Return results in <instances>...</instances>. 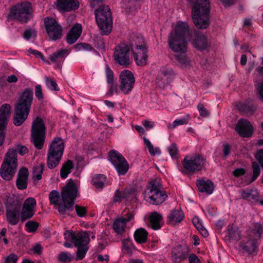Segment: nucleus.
I'll use <instances>...</instances> for the list:
<instances>
[{"instance_id":"obj_1","label":"nucleus","mask_w":263,"mask_h":263,"mask_svg":"<svg viewBox=\"0 0 263 263\" xmlns=\"http://www.w3.org/2000/svg\"><path fill=\"white\" fill-rule=\"evenodd\" d=\"M190 39L189 26L185 23L178 22L175 30L169 36L170 48L175 52V58L182 67L189 65L185 53L187 51V40Z\"/></svg>"},{"instance_id":"obj_2","label":"nucleus","mask_w":263,"mask_h":263,"mask_svg":"<svg viewBox=\"0 0 263 263\" xmlns=\"http://www.w3.org/2000/svg\"><path fill=\"white\" fill-rule=\"evenodd\" d=\"M78 196V189L71 180L63 190L61 196L56 190L52 191L49 195L50 203L57 206L60 214L65 216L72 210L74 200Z\"/></svg>"},{"instance_id":"obj_3","label":"nucleus","mask_w":263,"mask_h":263,"mask_svg":"<svg viewBox=\"0 0 263 263\" xmlns=\"http://www.w3.org/2000/svg\"><path fill=\"white\" fill-rule=\"evenodd\" d=\"M193 5L192 18L196 27L206 29L209 25L210 2L208 0H189Z\"/></svg>"},{"instance_id":"obj_4","label":"nucleus","mask_w":263,"mask_h":263,"mask_svg":"<svg viewBox=\"0 0 263 263\" xmlns=\"http://www.w3.org/2000/svg\"><path fill=\"white\" fill-rule=\"evenodd\" d=\"M64 235L66 240L71 241L78 248L77 258L79 259H83L88 249L87 245L90 241L88 232L87 231L74 232L72 231H66Z\"/></svg>"},{"instance_id":"obj_5","label":"nucleus","mask_w":263,"mask_h":263,"mask_svg":"<svg viewBox=\"0 0 263 263\" xmlns=\"http://www.w3.org/2000/svg\"><path fill=\"white\" fill-rule=\"evenodd\" d=\"M167 198L166 193L162 190V185L159 181H152L144 192V200L154 205H159Z\"/></svg>"},{"instance_id":"obj_6","label":"nucleus","mask_w":263,"mask_h":263,"mask_svg":"<svg viewBox=\"0 0 263 263\" xmlns=\"http://www.w3.org/2000/svg\"><path fill=\"white\" fill-rule=\"evenodd\" d=\"M64 149L63 140L59 137L54 138L47 153V166L49 169L56 167L61 160Z\"/></svg>"},{"instance_id":"obj_7","label":"nucleus","mask_w":263,"mask_h":263,"mask_svg":"<svg viewBox=\"0 0 263 263\" xmlns=\"http://www.w3.org/2000/svg\"><path fill=\"white\" fill-rule=\"evenodd\" d=\"M96 22L103 35H107L111 31L112 17L110 8L108 6H100L95 12Z\"/></svg>"},{"instance_id":"obj_8","label":"nucleus","mask_w":263,"mask_h":263,"mask_svg":"<svg viewBox=\"0 0 263 263\" xmlns=\"http://www.w3.org/2000/svg\"><path fill=\"white\" fill-rule=\"evenodd\" d=\"M17 162L16 151L9 149L5 155L1 168V175L4 179L6 180L12 179L17 167Z\"/></svg>"},{"instance_id":"obj_9","label":"nucleus","mask_w":263,"mask_h":263,"mask_svg":"<svg viewBox=\"0 0 263 263\" xmlns=\"http://www.w3.org/2000/svg\"><path fill=\"white\" fill-rule=\"evenodd\" d=\"M45 126L43 120L37 117L31 127V141L35 147L41 149L43 147L45 138Z\"/></svg>"},{"instance_id":"obj_10","label":"nucleus","mask_w":263,"mask_h":263,"mask_svg":"<svg viewBox=\"0 0 263 263\" xmlns=\"http://www.w3.org/2000/svg\"><path fill=\"white\" fill-rule=\"evenodd\" d=\"M206 159L199 154L185 156L182 162L184 172L195 173L201 171L204 166ZM184 173L183 171L182 172Z\"/></svg>"},{"instance_id":"obj_11","label":"nucleus","mask_w":263,"mask_h":263,"mask_svg":"<svg viewBox=\"0 0 263 263\" xmlns=\"http://www.w3.org/2000/svg\"><path fill=\"white\" fill-rule=\"evenodd\" d=\"M32 9L30 3L17 4L10 11V17L23 23H26L32 17Z\"/></svg>"},{"instance_id":"obj_12","label":"nucleus","mask_w":263,"mask_h":263,"mask_svg":"<svg viewBox=\"0 0 263 263\" xmlns=\"http://www.w3.org/2000/svg\"><path fill=\"white\" fill-rule=\"evenodd\" d=\"M21 202L18 199L8 201L6 204V217L7 221L11 225H16L21 219L20 210Z\"/></svg>"},{"instance_id":"obj_13","label":"nucleus","mask_w":263,"mask_h":263,"mask_svg":"<svg viewBox=\"0 0 263 263\" xmlns=\"http://www.w3.org/2000/svg\"><path fill=\"white\" fill-rule=\"evenodd\" d=\"M109 160L119 175H125L128 170V164L124 157L119 152L113 150L109 153Z\"/></svg>"},{"instance_id":"obj_14","label":"nucleus","mask_w":263,"mask_h":263,"mask_svg":"<svg viewBox=\"0 0 263 263\" xmlns=\"http://www.w3.org/2000/svg\"><path fill=\"white\" fill-rule=\"evenodd\" d=\"M46 32L50 40L55 41L61 38L63 28L59 23L52 17L44 19Z\"/></svg>"},{"instance_id":"obj_15","label":"nucleus","mask_w":263,"mask_h":263,"mask_svg":"<svg viewBox=\"0 0 263 263\" xmlns=\"http://www.w3.org/2000/svg\"><path fill=\"white\" fill-rule=\"evenodd\" d=\"M129 47L124 44L121 43L115 49L114 59L116 63L120 65L127 66L131 63L129 58Z\"/></svg>"},{"instance_id":"obj_16","label":"nucleus","mask_w":263,"mask_h":263,"mask_svg":"<svg viewBox=\"0 0 263 263\" xmlns=\"http://www.w3.org/2000/svg\"><path fill=\"white\" fill-rule=\"evenodd\" d=\"M134 214L131 211H124L122 215L116 219L112 224V229L116 235L122 236L125 232V228L127 222L134 218Z\"/></svg>"},{"instance_id":"obj_17","label":"nucleus","mask_w":263,"mask_h":263,"mask_svg":"<svg viewBox=\"0 0 263 263\" xmlns=\"http://www.w3.org/2000/svg\"><path fill=\"white\" fill-rule=\"evenodd\" d=\"M119 81V87L122 92L124 95L130 93L135 82L133 73L128 70L122 71L120 74Z\"/></svg>"},{"instance_id":"obj_18","label":"nucleus","mask_w":263,"mask_h":263,"mask_svg":"<svg viewBox=\"0 0 263 263\" xmlns=\"http://www.w3.org/2000/svg\"><path fill=\"white\" fill-rule=\"evenodd\" d=\"M11 111V107L8 104H3L0 108V146L5 140V130L7 127Z\"/></svg>"},{"instance_id":"obj_19","label":"nucleus","mask_w":263,"mask_h":263,"mask_svg":"<svg viewBox=\"0 0 263 263\" xmlns=\"http://www.w3.org/2000/svg\"><path fill=\"white\" fill-rule=\"evenodd\" d=\"M36 202L34 198L29 197L25 200L22 210L20 211L21 220L22 222L33 217L36 211Z\"/></svg>"},{"instance_id":"obj_20","label":"nucleus","mask_w":263,"mask_h":263,"mask_svg":"<svg viewBox=\"0 0 263 263\" xmlns=\"http://www.w3.org/2000/svg\"><path fill=\"white\" fill-rule=\"evenodd\" d=\"M235 130L241 137L248 138L252 136L253 127L249 121L245 119H241L237 123Z\"/></svg>"},{"instance_id":"obj_21","label":"nucleus","mask_w":263,"mask_h":263,"mask_svg":"<svg viewBox=\"0 0 263 263\" xmlns=\"http://www.w3.org/2000/svg\"><path fill=\"white\" fill-rule=\"evenodd\" d=\"M259 238H256L255 232L253 231L249 234V238L247 240H243L241 244V248L243 252H246L249 254L254 253L258 245V239Z\"/></svg>"},{"instance_id":"obj_22","label":"nucleus","mask_w":263,"mask_h":263,"mask_svg":"<svg viewBox=\"0 0 263 263\" xmlns=\"http://www.w3.org/2000/svg\"><path fill=\"white\" fill-rule=\"evenodd\" d=\"M33 91L30 89H25L21 95L17 103L15 104L16 106H20L22 108L30 111L31 105L33 100Z\"/></svg>"},{"instance_id":"obj_23","label":"nucleus","mask_w":263,"mask_h":263,"mask_svg":"<svg viewBox=\"0 0 263 263\" xmlns=\"http://www.w3.org/2000/svg\"><path fill=\"white\" fill-rule=\"evenodd\" d=\"M189 252V248L185 245H179L174 248L172 252L173 260L175 263H180L185 259Z\"/></svg>"},{"instance_id":"obj_24","label":"nucleus","mask_w":263,"mask_h":263,"mask_svg":"<svg viewBox=\"0 0 263 263\" xmlns=\"http://www.w3.org/2000/svg\"><path fill=\"white\" fill-rule=\"evenodd\" d=\"M131 50L137 65L143 66L146 64L148 57L146 54L147 49L146 47L134 48L133 50Z\"/></svg>"},{"instance_id":"obj_25","label":"nucleus","mask_w":263,"mask_h":263,"mask_svg":"<svg viewBox=\"0 0 263 263\" xmlns=\"http://www.w3.org/2000/svg\"><path fill=\"white\" fill-rule=\"evenodd\" d=\"M79 2L77 0H57V7L59 10L70 11L77 9Z\"/></svg>"},{"instance_id":"obj_26","label":"nucleus","mask_w":263,"mask_h":263,"mask_svg":"<svg viewBox=\"0 0 263 263\" xmlns=\"http://www.w3.org/2000/svg\"><path fill=\"white\" fill-rule=\"evenodd\" d=\"M29 110H27L20 106H15L14 115L13 117V123L15 126L21 125L27 119Z\"/></svg>"},{"instance_id":"obj_27","label":"nucleus","mask_w":263,"mask_h":263,"mask_svg":"<svg viewBox=\"0 0 263 263\" xmlns=\"http://www.w3.org/2000/svg\"><path fill=\"white\" fill-rule=\"evenodd\" d=\"M194 34L195 39L192 42L193 46L200 51L207 49L209 44L205 36L198 31H196Z\"/></svg>"},{"instance_id":"obj_28","label":"nucleus","mask_w":263,"mask_h":263,"mask_svg":"<svg viewBox=\"0 0 263 263\" xmlns=\"http://www.w3.org/2000/svg\"><path fill=\"white\" fill-rule=\"evenodd\" d=\"M82 31V25L80 24H75L67 34V42L69 44H72L75 43L80 36Z\"/></svg>"},{"instance_id":"obj_29","label":"nucleus","mask_w":263,"mask_h":263,"mask_svg":"<svg viewBox=\"0 0 263 263\" xmlns=\"http://www.w3.org/2000/svg\"><path fill=\"white\" fill-rule=\"evenodd\" d=\"M28 174V171L25 167H23L19 171L16 183L18 189L24 190L27 188Z\"/></svg>"},{"instance_id":"obj_30","label":"nucleus","mask_w":263,"mask_h":263,"mask_svg":"<svg viewBox=\"0 0 263 263\" xmlns=\"http://www.w3.org/2000/svg\"><path fill=\"white\" fill-rule=\"evenodd\" d=\"M162 216L158 212H152L149 216V226L154 230H158L161 227Z\"/></svg>"},{"instance_id":"obj_31","label":"nucleus","mask_w":263,"mask_h":263,"mask_svg":"<svg viewBox=\"0 0 263 263\" xmlns=\"http://www.w3.org/2000/svg\"><path fill=\"white\" fill-rule=\"evenodd\" d=\"M197 185L200 192L206 193L209 195L212 194L214 190L213 183L210 180H198L197 181Z\"/></svg>"},{"instance_id":"obj_32","label":"nucleus","mask_w":263,"mask_h":263,"mask_svg":"<svg viewBox=\"0 0 263 263\" xmlns=\"http://www.w3.org/2000/svg\"><path fill=\"white\" fill-rule=\"evenodd\" d=\"M184 218V214L180 210H172L167 217V222L168 223L175 224L177 222H181Z\"/></svg>"},{"instance_id":"obj_33","label":"nucleus","mask_w":263,"mask_h":263,"mask_svg":"<svg viewBox=\"0 0 263 263\" xmlns=\"http://www.w3.org/2000/svg\"><path fill=\"white\" fill-rule=\"evenodd\" d=\"M237 108L241 112L252 114L256 110L252 102L247 101L245 102H238L236 104Z\"/></svg>"},{"instance_id":"obj_34","label":"nucleus","mask_w":263,"mask_h":263,"mask_svg":"<svg viewBox=\"0 0 263 263\" xmlns=\"http://www.w3.org/2000/svg\"><path fill=\"white\" fill-rule=\"evenodd\" d=\"M147 235V232L143 228L138 229L134 233L135 239L139 243H143L146 242Z\"/></svg>"},{"instance_id":"obj_35","label":"nucleus","mask_w":263,"mask_h":263,"mask_svg":"<svg viewBox=\"0 0 263 263\" xmlns=\"http://www.w3.org/2000/svg\"><path fill=\"white\" fill-rule=\"evenodd\" d=\"M129 47L131 50H133L134 48L146 47L144 40L141 36H134L133 37Z\"/></svg>"},{"instance_id":"obj_36","label":"nucleus","mask_w":263,"mask_h":263,"mask_svg":"<svg viewBox=\"0 0 263 263\" xmlns=\"http://www.w3.org/2000/svg\"><path fill=\"white\" fill-rule=\"evenodd\" d=\"M74 167L72 161L70 160H68L66 162L63 164L60 170V176L63 179H65L67 177L68 175L70 173L71 170Z\"/></svg>"},{"instance_id":"obj_37","label":"nucleus","mask_w":263,"mask_h":263,"mask_svg":"<svg viewBox=\"0 0 263 263\" xmlns=\"http://www.w3.org/2000/svg\"><path fill=\"white\" fill-rule=\"evenodd\" d=\"M106 182V177L102 174L95 175L91 181L93 185L97 189H102L105 186Z\"/></svg>"},{"instance_id":"obj_38","label":"nucleus","mask_w":263,"mask_h":263,"mask_svg":"<svg viewBox=\"0 0 263 263\" xmlns=\"http://www.w3.org/2000/svg\"><path fill=\"white\" fill-rule=\"evenodd\" d=\"M68 55L66 49L57 50L50 55V59L53 63L60 62Z\"/></svg>"},{"instance_id":"obj_39","label":"nucleus","mask_w":263,"mask_h":263,"mask_svg":"<svg viewBox=\"0 0 263 263\" xmlns=\"http://www.w3.org/2000/svg\"><path fill=\"white\" fill-rule=\"evenodd\" d=\"M171 80L172 79L160 76V74H158L156 78V84L160 88L164 89L170 84Z\"/></svg>"},{"instance_id":"obj_40","label":"nucleus","mask_w":263,"mask_h":263,"mask_svg":"<svg viewBox=\"0 0 263 263\" xmlns=\"http://www.w3.org/2000/svg\"><path fill=\"white\" fill-rule=\"evenodd\" d=\"M229 237L231 239L238 240L240 238V233L238 229L233 226H229L228 229Z\"/></svg>"},{"instance_id":"obj_41","label":"nucleus","mask_w":263,"mask_h":263,"mask_svg":"<svg viewBox=\"0 0 263 263\" xmlns=\"http://www.w3.org/2000/svg\"><path fill=\"white\" fill-rule=\"evenodd\" d=\"M158 74H160V76L167 77L172 80L173 79L175 74L173 69L167 66L162 67L160 69Z\"/></svg>"},{"instance_id":"obj_42","label":"nucleus","mask_w":263,"mask_h":263,"mask_svg":"<svg viewBox=\"0 0 263 263\" xmlns=\"http://www.w3.org/2000/svg\"><path fill=\"white\" fill-rule=\"evenodd\" d=\"M122 245L123 251L126 253L130 254L133 249V245L132 239L129 238L123 239Z\"/></svg>"},{"instance_id":"obj_43","label":"nucleus","mask_w":263,"mask_h":263,"mask_svg":"<svg viewBox=\"0 0 263 263\" xmlns=\"http://www.w3.org/2000/svg\"><path fill=\"white\" fill-rule=\"evenodd\" d=\"M143 140L144 145L148 148L149 153L151 155L155 156L156 154H160L161 152L159 148H154L151 142L146 137L143 138Z\"/></svg>"},{"instance_id":"obj_44","label":"nucleus","mask_w":263,"mask_h":263,"mask_svg":"<svg viewBox=\"0 0 263 263\" xmlns=\"http://www.w3.org/2000/svg\"><path fill=\"white\" fill-rule=\"evenodd\" d=\"M253 175L250 182L254 181L260 174V165L256 162H253L252 164Z\"/></svg>"},{"instance_id":"obj_45","label":"nucleus","mask_w":263,"mask_h":263,"mask_svg":"<svg viewBox=\"0 0 263 263\" xmlns=\"http://www.w3.org/2000/svg\"><path fill=\"white\" fill-rule=\"evenodd\" d=\"M44 164L41 163L39 165L35 166L33 168V178L36 180H39L42 178V174L44 171Z\"/></svg>"},{"instance_id":"obj_46","label":"nucleus","mask_w":263,"mask_h":263,"mask_svg":"<svg viewBox=\"0 0 263 263\" xmlns=\"http://www.w3.org/2000/svg\"><path fill=\"white\" fill-rule=\"evenodd\" d=\"M45 84L47 87L51 90L58 91L59 90V88L53 79L49 77H45Z\"/></svg>"},{"instance_id":"obj_47","label":"nucleus","mask_w":263,"mask_h":263,"mask_svg":"<svg viewBox=\"0 0 263 263\" xmlns=\"http://www.w3.org/2000/svg\"><path fill=\"white\" fill-rule=\"evenodd\" d=\"M73 256L67 252H61L59 254V260L64 262H69L72 259Z\"/></svg>"},{"instance_id":"obj_48","label":"nucleus","mask_w":263,"mask_h":263,"mask_svg":"<svg viewBox=\"0 0 263 263\" xmlns=\"http://www.w3.org/2000/svg\"><path fill=\"white\" fill-rule=\"evenodd\" d=\"M38 226L39 224L36 222L31 220L28 221L25 224V227L28 232H34L37 229Z\"/></svg>"},{"instance_id":"obj_49","label":"nucleus","mask_w":263,"mask_h":263,"mask_svg":"<svg viewBox=\"0 0 263 263\" xmlns=\"http://www.w3.org/2000/svg\"><path fill=\"white\" fill-rule=\"evenodd\" d=\"M126 197V191L124 190H117L115 192L114 201V202H120L123 198Z\"/></svg>"},{"instance_id":"obj_50","label":"nucleus","mask_w":263,"mask_h":263,"mask_svg":"<svg viewBox=\"0 0 263 263\" xmlns=\"http://www.w3.org/2000/svg\"><path fill=\"white\" fill-rule=\"evenodd\" d=\"M105 73L107 78V82L108 84H111L114 82V74L112 70L108 65H106Z\"/></svg>"},{"instance_id":"obj_51","label":"nucleus","mask_w":263,"mask_h":263,"mask_svg":"<svg viewBox=\"0 0 263 263\" xmlns=\"http://www.w3.org/2000/svg\"><path fill=\"white\" fill-rule=\"evenodd\" d=\"M167 150L170 155L173 158L177 157L178 149L175 143H172L170 146H168Z\"/></svg>"},{"instance_id":"obj_52","label":"nucleus","mask_w":263,"mask_h":263,"mask_svg":"<svg viewBox=\"0 0 263 263\" xmlns=\"http://www.w3.org/2000/svg\"><path fill=\"white\" fill-rule=\"evenodd\" d=\"M75 210L78 216L80 217H84L86 214V209L85 206H82L76 204Z\"/></svg>"},{"instance_id":"obj_53","label":"nucleus","mask_w":263,"mask_h":263,"mask_svg":"<svg viewBox=\"0 0 263 263\" xmlns=\"http://www.w3.org/2000/svg\"><path fill=\"white\" fill-rule=\"evenodd\" d=\"M188 122L187 120L185 118H182L175 120L172 124V128H174L178 125L186 124Z\"/></svg>"},{"instance_id":"obj_54","label":"nucleus","mask_w":263,"mask_h":263,"mask_svg":"<svg viewBox=\"0 0 263 263\" xmlns=\"http://www.w3.org/2000/svg\"><path fill=\"white\" fill-rule=\"evenodd\" d=\"M197 108L201 116L206 117L209 115V112L208 110L204 107L202 104H199L197 106Z\"/></svg>"},{"instance_id":"obj_55","label":"nucleus","mask_w":263,"mask_h":263,"mask_svg":"<svg viewBox=\"0 0 263 263\" xmlns=\"http://www.w3.org/2000/svg\"><path fill=\"white\" fill-rule=\"evenodd\" d=\"M255 157L263 168V149H260L257 151L255 155Z\"/></svg>"},{"instance_id":"obj_56","label":"nucleus","mask_w":263,"mask_h":263,"mask_svg":"<svg viewBox=\"0 0 263 263\" xmlns=\"http://www.w3.org/2000/svg\"><path fill=\"white\" fill-rule=\"evenodd\" d=\"M35 96L39 100H42L44 98L41 86L37 85L35 87Z\"/></svg>"},{"instance_id":"obj_57","label":"nucleus","mask_w":263,"mask_h":263,"mask_svg":"<svg viewBox=\"0 0 263 263\" xmlns=\"http://www.w3.org/2000/svg\"><path fill=\"white\" fill-rule=\"evenodd\" d=\"M36 34V31L34 30H27L25 31L23 36L25 39L29 40L32 37L35 36Z\"/></svg>"},{"instance_id":"obj_58","label":"nucleus","mask_w":263,"mask_h":263,"mask_svg":"<svg viewBox=\"0 0 263 263\" xmlns=\"http://www.w3.org/2000/svg\"><path fill=\"white\" fill-rule=\"evenodd\" d=\"M13 149V148H12ZM16 151V155L18 153L20 155H23L28 153V149L25 146L18 145L16 149H14ZM17 157V155H16Z\"/></svg>"},{"instance_id":"obj_59","label":"nucleus","mask_w":263,"mask_h":263,"mask_svg":"<svg viewBox=\"0 0 263 263\" xmlns=\"http://www.w3.org/2000/svg\"><path fill=\"white\" fill-rule=\"evenodd\" d=\"M76 48L78 50H90L92 49V47L88 44L86 43H80L77 44L76 45Z\"/></svg>"},{"instance_id":"obj_60","label":"nucleus","mask_w":263,"mask_h":263,"mask_svg":"<svg viewBox=\"0 0 263 263\" xmlns=\"http://www.w3.org/2000/svg\"><path fill=\"white\" fill-rule=\"evenodd\" d=\"M255 86L259 93V98L263 102V81L258 84H255Z\"/></svg>"},{"instance_id":"obj_61","label":"nucleus","mask_w":263,"mask_h":263,"mask_svg":"<svg viewBox=\"0 0 263 263\" xmlns=\"http://www.w3.org/2000/svg\"><path fill=\"white\" fill-rule=\"evenodd\" d=\"M17 259L16 255L11 254L6 258L5 263H16Z\"/></svg>"},{"instance_id":"obj_62","label":"nucleus","mask_w":263,"mask_h":263,"mask_svg":"<svg viewBox=\"0 0 263 263\" xmlns=\"http://www.w3.org/2000/svg\"><path fill=\"white\" fill-rule=\"evenodd\" d=\"M42 247L39 243H37L35 245L33 246L31 249L33 253L35 254L40 255L42 253Z\"/></svg>"},{"instance_id":"obj_63","label":"nucleus","mask_w":263,"mask_h":263,"mask_svg":"<svg viewBox=\"0 0 263 263\" xmlns=\"http://www.w3.org/2000/svg\"><path fill=\"white\" fill-rule=\"evenodd\" d=\"M143 126L147 129L149 130L152 129L154 127V122L147 120H144L142 122Z\"/></svg>"},{"instance_id":"obj_64","label":"nucleus","mask_w":263,"mask_h":263,"mask_svg":"<svg viewBox=\"0 0 263 263\" xmlns=\"http://www.w3.org/2000/svg\"><path fill=\"white\" fill-rule=\"evenodd\" d=\"M190 263H201L200 260L195 254H191L189 257Z\"/></svg>"}]
</instances>
